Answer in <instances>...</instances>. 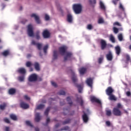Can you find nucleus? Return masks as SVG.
<instances>
[{
	"label": "nucleus",
	"instance_id": "63",
	"mask_svg": "<svg viewBox=\"0 0 131 131\" xmlns=\"http://www.w3.org/2000/svg\"><path fill=\"white\" fill-rule=\"evenodd\" d=\"M113 3H114V5H117V2L116 0L113 1Z\"/></svg>",
	"mask_w": 131,
	"mask_h": 131
},
{
	"label": "nucleus",
	"instance_id": "14",
	"mask_svg": "<svg viewBox=\"0 0 131 131\" xmlns=\"http://www.w3.org/2000/svg\"><path fill=\"white\" fill-rule=\"evenodd\" d=\"M28 36H30V37H34L35 36V38L36 39H40V36H39V34L36 33H28Z\"/></svg>",
	"mask_w": 131,
	"mask_h": 131
},
{
	"label": "nucleus",
	"instance_id": "31",
	"mask_svg": "<svg viewBox=\"0 0 131 131\" xmlns=\"http://www.w3.org/2000/svg\"><path fill=\"white\" fill-rule=\"evenodd\" d=\"M50 110H51V107H47L45 112V115L48 116V115H49V112H50Z\"/></svg>",
	"mask_w": 131,
	"mask_h": 131
},
{
	"label": "nucleus",
	"instance_id": "5",
	"mask_svg": "<svg viewBox=\"0 0 131 131\" xmlns=\"http://www.w3.org/2000/svg\"><path fill=\"white\" fill-rule=\"evenodd\" d=\"M113 114H114L115 116H121L122 113L118 108L114 107L113 109Z\"/></svg>",
	"mask_w": 131,
	"mask_h": 131
},
{
	"label": "nucleus",
	"instance_id": "33",
	"mask_svg": "<svg viewBox=\"0 0 131 131\" xmlns=\"http://www.w3.org/2000/svg\"><path fill=\"white\" fill-rule=\"evenodd\" d=\"M51 36V34L50 33H43V37L44 38H49Z\"/></svg>",
	"mask_w": 131,
	"mask_h": 131
},
{
	"label": "nucleus",
	"instance_id": "57",
	"mask_svg": "<svg viewBox=\"0 0 131 131\" xmlns=\"http://www.w3.org/2000/svg\"><path fill=\"white\" fill-rule=\"evenodd\" d=\"M42 33H50V31L48 29H46L43 31Z\"/></svg>",
	"mask_w": 131,
	"mask_h": 131
},
{
	"label": "nucleus",
	"instance_id": "54",
	"mask_svg": "<svg viewBox=\"0 0 131 131\" xmlns=\"http://www.w3.org/2000/svg\"><path fill=\"white\" fill-rule=\"evenodd\" d=\"M102 61H103V57H100L99 59H98V63L99 64H101V63H102Z\"/></svg>",
	"mask_w": 131,
	"mask_h": 131
},
{
	"label": "nucleus",
	"instance_id": "22",
	"mask_svg": "<svg viewBox=\"0 0 131 131\" xmlns=\"http://www.w3.org/2000/svg\"><path fill=\"white\" fill-rule=\"evenodd\" d=\"M67 21L69 23H72L73 17H72V15L71 14H69L67 15Z\"/></svg>",
	"mask_w": 131,
	"mask_h": 131
},
{
	"label": "nucleus",
	"instance_id": "30",
	"mask_svg": "<svg viewBox=\"0 0 131 131\" xmlns=\"http://www.w3.org/2000/svg\"><path fill=\"white\" fill-rule=\"evenodd\" d=\"M6 107H7V103H4L3 104L0 105L1 110H5V109H6Z\"/></svg>",
	"mask_w": 131,
	"mask_h": 131
},
{
	"label": "nucleus",
	"instance_id": "42",
	"mask_svg": "<svg viewBox=\"0 0 131 131\" xmlns=\"http://www.w3.org/2000/svg\"><path fill=\"white\" fill-rule=\"evenodd\" d=\"M119 9H120V10H122V11H123V12H124L125 11L124 7H123V6L122 5V4L121 3L119 4Z\"/></svg>",
	"mask_w": 131,
	"mask_h": 131
},
{
	"label": "nucleus",
	"instance_id": "9",
	"mask_svg": "<svg viewBox=\"0 0 131 131\" xmlns=\"http://www.w3.org/2000/svg\"><path fill=\"white\" fill-rule=\"evenodd\" d=\"M90 99L92 103H97V104H101V101L95 96L91 97Z\"/></svg>",
	"mask_w": 131,
	"mask_h": 131
},
{
	"label": "nucleus",
	"instance_id": "59",
	"mask_svg": "<svg viewBox=\"0 0 131 131\" xmlns=\"http://www.w3.org/2000/svg\"><path fill=\"white\" fill-rule=\"evenodd\" d=\"M126 59L127 61H129V60H130V57H129V55H126Z\"/></svg>",
	"mask_w": 131,
	"mask_h": 131
},
{
	"label": "nucleus",
	"instance_id": "10",
	"mask_svg": "<svg viewBox=\"0 0 131 131\" xmlns=\"http://www.w3.org/2000/svg\"><path fill=\"white\" fill-rule=\"evenodd\" d=\"M93 78H88L86 80V83L90 88H93Z\"/></svg>",
	"mask_w": 131,
	"mask_h": 131
},
{
	"label": "nucleus",
	"instance_id": "32",
	"mask_svg": "<svg viewBox=\"0 0 131 131\" xmlns=\"http://www.w3.org/2000/svg\"><path fill=\"white\" fill-rule=\"evenodd\" d=\"M67 101L69 102L68 104L69 105H70V106H71L73 104V102L71 101V98H70V97H68L67 98Z\"/></svg>",
	"mask_w": 131,
	"mask_h": 131
},
{
	"label": "nucleus",
	"instance_id": "48",
	"mask_svg": "<svg viewBox=\"0 0 131 131\" xmlns=\"http://www.w3.org/2000/svg\"><path fill=\"white\" fill-rule=\"evenodd\" d=\"M26 123L27 125H28V126H31V127H32V126H33V125H32V124L29 121H26Z\"/></svg>",
	"mask_w": 131,
	"mask_h": 131
},
{
	"label": "nucleus",
	"instance_id": "49",
	"mask_svg": "<svg viewBox=\"0 0 131 131\" xmlns=\"http://www.w3.org/2000/svg\"><path fill=\"white\" fill-rule=\"evenodd\" d=\"M4 121H5V122H6V123H10L11 122L10 121V120H9V119H8L7 118H5L4 119Z\"/></svg>",
	"mask_w": 131,
	"mask_h": 131
},
{
	"label": "nucleus",
	"instance_id": "44",
	"mask_svg": "<svg viewBox=\"0 0 131 131\" xmlns=\"http://www.w3.org/2000/svg\"><path fill=\"white\" fill-rule=\"evenodd\" d=\"M24 78H25V76H21L18 77V79L19 81L22 82V81H24Z\"/></svg>",
	"mask_w": 131,
	"mask_h": 131
},
{
	"label": "nucleus",
	"instance_id": "34",
	"mask_svg": "<svg viewBox=\"0 0 131 131\" xmlns=\"http://www.w3.org/2000/svg\"><path fill=\"white\" fill-rule=\"evenodd\" d=\"M100 6L102 10H105L106 9V8L105 7V5H104V3H103L102 1L100 2Z\"/></svg>",
	"mask_w": 131,
	"mask_h": 131
},
{
	"label": "nucleus",
	"instance_id": "37",
	"mask_svg": "<svg viewBox=\"0 0 131 131\" xmlns=\"http://www.w3.org/2000/svg\"><path fill=\"white\" fill-rule=\"evenodd\" d=\"M118 38L120 41H122V40H123V36L122 35V34H119L118 36Z\"/></svg>",
	"mask_w": 131,
	"mask_h": 131
},
{
	"label": "nucleus",
	"instance_id": "20",
	"mask_svg": "<svg viewBox=\"0 0 131 131\" xmlns=\"http://www.w3.org/2000/svg\"><path fill=\"white\" fill-rule=\"evenodd\" d=\"M10 118H11L12 120H13L14 121H16V120H18V118L17 117V116L13 114L10 115Z\"/></svg>",
	"mask_w": 131,
	"mask_h": 131
},
{
	"label": "nucleus",
	"instance_id": "36",
	"mask_svg": "<svg viewBox=\"0 0 131 131\" xmlns=\"http://www.w3.org/2000/svg\"><path fill=\"white\" fill-rule=\"evenodd\" d=\"M71 121V120L70 119H68L67 120L62 122V124L63 125H65V124H68V123H70Z\"/></svg>",
	"mask_w": 131,
	"mask_h": 131
},
{
	"label": "nucleus",
	"instance_id": "39",
	"mask_svg": "<svg viewBox=\"0 0 131 131\" xmlns=\"http://www.w3.org/2000/svg\"><path fill=\"white\" fill-rule=\"evenodd\" d=\"M43 108H45V105L43 104H39L37 106V109H38V110L43 109Z\"/></svg>",
	"mask_w": 131,
	"mask_h": 131
},
{
	"label": "nucleus",
	"instance_id": "58",
	"mask_svg": "<svg viewBox=\"0 0 131 131\" xmlns=\"http://www.w3.org/2000/svg\"><path fill=\"white\" fill-rule=\"evenodd\" d=\"M24 98L26 100H30V98L27 95H25Z\"/></svg>",
	"mask_w": 131,
	"mask_h": 131
},
{
	"label": "nucleus",
	"instance_id": "18",
	"mask_svg": "<svg viewBox=\"0 0 131 131\" xmlns=\"http://www.w3.org/2000/svg\"><path fill=\"white\" fill-rule=\"evenodd\" d=\"M28 33H33V27L31 25L28 26Z\"/></svg>",
	"mask_w": 131,
	"mask_h": 131
},
{
	"label": "nucleus",
	"instance_id": "51",
	"mask_svg": "<svg viewBox=\"0 0 131 131\" xmlns=\"http://www.w3.org/2000/svg\"><path fill=\"white\" fill-rule=\"evenodd\" d=\"M116 108H118V109H120V108H122V106L121 105V104L118 103L117 105V107H116Z\"/></svg>",
	"mask_w": 131,
	"mask_h": 131
},
{
	"label": "nucleus",
	"instance_id": "29",
	"mask_svg": "<svg viewBox=\"0 0 131 131\" xmlns=\"http://www.w3.org/2000/svg\"><path fill=\"white\" fill-rule=\"evenodd\" d=\"M49 49V45H47L43 48V51L45 55H47L48 49Z\"/></svg>",
	"mask_w": 131,
	"mask_h": 131
},
{
	"label": "nucleus",
	"instance_id": "25",
	"mask_svg": "<svg viewBox=\"0 0 131 131\" xmlns=\"http://www.w3.org/2000/svg\"><path fill=\"white\" fill-rule=\"evenodd\" d=\"M56 59H58V51L54 50L53 51V60H56Z\"/></svg>",
	"mask_w": 131,
	"mask_h": 131
},
{
	"label": "nucleus",
	"instance_id": "35",
	"mask_svg": "<svg viewBox=\"0 0 131 131\" xmlns=\"http://www.w3.org/2000/svg\"><path fill=\"white\" fill-rule=\"evenodd\" d=\"M36 47L38 50H39V51H40V50H41V48H42V45L41 43H37Z\"/></svg>",
	"mask_w": 131,
	"mask_h": 131
},
{
	"label": "nucleus",
	"instance_id": "17",
	"mask_svg": "<svg viewBox=\"0 0 131 131\" xmlns=\"http://www.w3.org/2000/svg\"><path fill=\"white\" fill-rule=\"evenodd\" d=\"M82 119L84 122L86 123L89 121V117L86 114L84 113V114L82 115Z\"/></svg>",
	"mask_w": 131,
	"mask_h": 131
},
{
	"label": "nucleus",
	"instance_id": "16",
	"mask_svg": "<svg viewBox=\"0 0 131 131\" xmlns=\"http://www.w3.org/2000/svg\"><path fill=\"white\" fill-rule=\"evenodd\" d=\"M35 121L36 122H39L40 121V114L39 113H37L35 115Z\"/></svg>",
	"mask_w": 131,
	"mask_h": 131
},
{
	"label": "nucleus",
	"instance_id": "19",
	"mask_svg": "<svg viewBox=\"0 0 131 131\" xmlns=\"http://www.w3.org/2000/svg\"><path fill=\"white\" fill-rule=\"evenodd\" d=\"M108 99L110 101H117V98L115 97V95L113 94H111V95H108Z\"/></svg>",
	"mask_w": 131,
	"mask_h": 131
},
{
	"label": "nucleus",
	"instance_id": "56",
	"mask_svg": "<svg viewBox=\"0 0 131 131\" xmlns=\"http://www.w3.org/2000/svg\"><path fill=\"white\" fill-rule=\"evenodd\" d=\"M126 95L127 96V97H130V95H131L130 92L127 91L126 93Z\"/></svg>",
	"mask_w": 131,
	"mask_h": 131
},
{
	"label": "nucleus",
	"instance_id": "1",
	"mask_svg": "<svg viewBox=\"0 0 131 131\" xmlns=\"http://www.w3.org/2000/svg\"><path fill=\"white\" fill-rule=\"evenodd\" d=\"M67 48L66 46H64L61 47H59V52L61 56H64V62H66L67 60H70L71 59V57H72V53L71 52H68L67 51Z\"/></svg>",
	"mask_w": 131,
	"mask_h": 131
},
{
	"label": "nucleus",
	"instance_id": "52",
	"mask_svg": "<svg viewBox=\"0 0 131 131\" xmlns=\"http://www.w3.org/2000/svg\"><path fill=\"white\" fill-rule=\"evenodd\" d=\"M51 84L54 86V88H57V83L54 81H51Z\"/></svg>",
	"mask_w": 131,
	"mask_h": 131
},
{
	"label": "nucleus",
	"instance_id": "4",
	"mask_svg": "<svg viewBox=\"0 0 131 131\" xmlns=\"http://www.w3.org/2000/svg\"><path fill=\"white\" fill-rule=\"evenodd\" d=\"M73 9L75 14H80L82 10V7L80 4H75L73 6Z\"/></svg>",
	"mask_w": 131,
	"mask_h": 131
},
{
	"label": "nucleus",
	"instance_id": "50",
	"mask_svg": "<svg viewBox=\"0 0 131 131\" xmlns=\"http://www.w3.org/2000/svg\"><path fill=\"white\" fill-rule=\"evenodd\" d=\"M45 20L46 21H49V20H50V16H49V15L48 14L45 15Z\"/></svg>",
	"mask_w": 131,
	"mask_h": 131
},
{
	"label": "nucleus",
	"instance_id": "12",
	"mask_svg": "<svg viewBox=\"0 0 131 131\" xmlns=\"http://www.w3.org/2000/svg\"><path fill=\"white\" fill-rule=\"evenodd\" d=\"M31 17L32 18H34L36 22L37 23V24H40V20H39V17L36 14L33 13L31 14Z\"/></svg>",
	"mask_w": 131,
	"mask_h": 131
},
{
	"label": "nucleus",
	"instance_id": "40",
	"mask_svg": "<svg viewBox=\"0 0 131 131\" xmlns=\"http://www.w3.org/2000/svg\"><path fill=\"white\" fill-rule=\"evenodd\" d=\"M98 24H102V23H104V19L102 17L99 18L98 20Z\"/></svg>",
	"mask_w": 131,
	"mask_h": 131
},
{
	"label": "nucleus",
	"instance_id": "53",
	"mask_svg": "<svg viewBox=\"0 0 131 131\" xmlns=\"http://www.w3.org/2000/svg\"><path fill=\"white\" fill-rule=\"evenodd\" d=\"M105 124L107 125V126H110L111 125V123L109 121H107L105 122Z\"/></svg>",
	"mask_w": 131,
	"mask_h": 131
},
{
	"label": "nucleus",
	"instance_id": "15",
	"mask_svg": "<svg viewBox=\"0 0 131 131\" xmlns=\"http://www.w3.org/2000/svg\"><path fill=\"white\" fill-rule=\"evenodd\" d=\"M86 68L82 67L79 69V72L81 75H83L85 72H86Z\"/></svg>",
	"mask_w": 131,
	"mask_h": 131
},
{
	"label": "nucleus",
	"instance_id": "38",
	"mask_svg": "<svg viewBox=\"0 0 131 131\" xmlns=\"http://www.w3.org/2000/svg\"><path fill=\"white\" fill-rule=\"evenodd\" d=\"M110 40H111L112 42H113V43L115 42V38H114V36H113V35L111 34V35H110Z\"/></svg>",
	"mask_w": 131,
	"mask_h": 131
},
{
	"label": "nucleus",
	"instance_id": "45",
	"mask_svg": "<svg viewBox=\"0 0 131 131\" xmlns=\"http://www.w3.org/2000/svg\"><path fill=\"white\" fill-rule=\"evenodd\" d=\"M66 94V93H65V92L62 90H61L60 92H58V95H59L60 96H65Z\"/></svg>",
	"mask_w": 131,
	"mask_h": 131
},
{
	"label": "nucleus",
	"instance_id": "8",
	"mask_svg": "<svg viewBox=\"0 0 131 131\" xmlns=\"http://www.w3.org/2000/svg\"><path fill=\"white\" fill-rule=\"evenodd\" d=\"M19 105L20 108H22L23 109H28V108H29V105L24 101L20 102Z\"/></svg>",
	"mask_w": 131,
	"mask_h": 131
},
{
	"label": "nucleus",
	"instance_id": "11",
	"mask_svg": "<svg viewBox=\"0 0 131 131\" xmlns=\"http://www.w3.org/2000/svg\"><path fill=\"white\" fill-rule=\"evenodd\" d=\"M106 58L107 61H112L113 60V55L111 51H109L108 54L106 55Z\"/></svg>",
	"mask_w": 131,
	"mask_h": 131
},
{
	"label": "nucleus",
	"instance_id": "62",
	"mask_svg": "<svg viewBox=\"0 0 131 131\" xmlns=\"http://www.w3.org/2000/svg\"><path fill=\"white\" fill-rule=\"evenodd\" d=\"M37 43H36V42H35V41H34V40H33L32 41V45H34V46H36V45H37Z\"/></svg>",
	"mask_w": 131,
	"mask_h": 131
},
{
	"label": "nucleus",
	"instance_id": "6",
	"mask_svg": "<svg viewBox=\"0 0 131 131\" xmlns=\"http://www.w3.org/2000/svg\"><path fill=\"white\" fill-rule=\"evenodd\" d=\"M36 80H37V75L36 74H32L29 77V81L31 82L36 81Z\"/></svg>",
	"mask_w": 131,
	"mask_h": 131
},
{
	"label": "nucleus",
	"instance_id": "43",
	"mask_svg": "<svg viewBox=\"0 0 131 131\" xmlns=\"http://www.w3.org/2000/svg\"><path fill=\"white\" fill-rule=\"evenodd\" d=\"M26 67H31L32 66V63L30 61H27L26 63Z\"/></svg>",
	"mask_w": 131,
	"mask_h": 131
},
{
	"label": "nucleus",
	"instance_id": "61",
	"mask_svg": "<svg viewBox=\"0 0 131 131\" xmlns=\"http://www.w3.org/2000/svg\"><path fill=\"white\" fill-rule=\"evenodd\" d=\"M5 131H10V127L6 126L5 127Z\"/></svg>",
	"mask_w": 131,
	"mask_h": 131
},
{
	"label": "nucleus",
	"instance_id": "46",
	"mask_svg": "<svg viewBox=\"0 0 131 131\" xmlns=\"http://www.w3.org/2000/svg\"><path fill=\"white\" fill-rule=\"evenodd\" d=\"M86 28L89 30H92L93 29V26L91 24H89L87 25Z\"/></svg>",
	"mask_w": 131,
	"mask_h": 131
},
{
	"label": "nucleus",
	"instance_id": "13",
	"mask_svg": "<svg viewBox=\"0 0 131 131\" xmlns=\"http://www.w3.org/2000/svg\"><path fill=\"white\" fill-rule=\"evenodd\" d=\"M100 45H101V50H105V49H106V47H107V43H106V41H105L104 40L101 39L100 40Z\"/></svg>",
	"mask_w": 131,
	"mask_h": 131
},
{
	"label": "nucleus",
	"instance_id": "24",
	"mask_svg": "<svg viewBox=\"0 0 131 131\" xmlns=\"http://www.w3.org/2000/svg\"><path fill=\"white\" fill-rule=\"evenodd\" d=\"M34 66L36 71H39L40 70V68L39 67V63H38V62H35L34 64Z\"/></svg>",
	"mask_w": 131,
	"mask_h": 131
},
{
	"label": "nucleus",
	"instance_id": "47",
	"mask_svg": "<svg viewBox=\"0 0 131 131\" xmlns=\"http://www.w3.org/2000/svg\"><path fill=\"white\" fill-rule=\"evenodd\" d=\"M89 3L90 4V5H96V0H89Z\"/></svg>",
	"mask_w": 131,
	"mask_h": 131
},
{
	"label": "nucleus",
	"instance_id": "2",
	"mask_svg": "<svg viewBox=\"0 0 131 131\" xmlns=\"http://www.w3.org/2000/svg\"><path fill=\"white\" fill-rule=\"evenodd\" d=\"M70 72L71 73H72L73 75V77H72V79L73 81V82L75 83V85L76 88H77L78 90L79 93H82V89H83V86L81 84H77L76 82H77V77H76V75L74 74V72H73V71L72 70H70Z\"/></svg>",
	"mask_w": 131,
	"mask_h": 131
},
{
	"label": "nucleus",
	"instance_id": "55",
	"mask_svg": "<svg viewBox=\"0 0 131 131\" xmlns=\"http://www.w3.org/2000/svg\"><path fill=\"white\" fill-rule=\"evenodd\" d=\"M57 9L58 10V11H60V12H62V9H61V7L60 6V5H57Z\"/></svg>",
	"mask_w": 131,
	"mask_h": 131
},
{
	"label": "nucleus",
	"instance_id": "60",
	"mask_svg": "<svg viewBox=\"0 0 131 131\" xmlns=\"http://www.w3.org/2000/svg\"><path fill=\"white\" fill-rule=\"evenodd\" d=\"M50 121H51V120L50 119V118H48L47 119V121H46L47 124H48L49 123V122H50Z\"/></svg>",
	"mask_w": 131,
	"mask_h": 131
},
{
	"label": "nucleus",
	"instance_id": "27",
	"mask_svg": "<svg viewBox=\"0 0 131 131\" xmlns=\"http://www.w3.org/2000/svg\"><path fill=\"white\" fill-rule=\"evenodd\" d=\"M62 130H69V131H70V128H69V127H68V126H66L63 127L60 129L57 130L56 131H62Z\"/></svg>",
	"mask_w": 131,
	"mask_h": 131
},
{
	"label": "nucleus",
	"instance_id": "21",
	"mask_svg": "<svg viewBox=\"0 0 131 131\" xmlns=\"http://www.w3.org/2000/svg\"><path fill=\"white\" fill-rule=\"evenodd\" d=\"M17 72L20 74H25L26 73V70L25 68H21L19 69Z\"/></svg>",
	"mask_w": 131,
	"mask_h": 131
},
{
	"label": "nucleus",
	"instance_id": "28",
	"mask_svg": "<svg viewBox=\"0 0 131 131\" xmlns=\"http://www.w3.org/2000/svg\"><path fill=\"white\" fill-rule=\"evenodd\" d=\"M15 93H16V90L12 88V89H10L9 90V94L10 95H14V94H15Z\"/></svg>",
	"mask_w": 131,
	"mask_h": 131
},
{
	"label": "nucleus",
	"instance_id": "64",
	"mask_svg": "<svg viewBox=\"0 0 131 131\" xmlns=\"http://www.w3.org/2000/svg\"><path fill=\"white\" fill-rule=\"evenodd\" d=\"M59 126H60V124H59V123H57V124H56L55 125V127H56V128H57V127H59Z\"/></svg>",
	"mask_w": 131,
	"mask_h": 131
},
{
	"label": "nucleus",
	"instance_id": "41",
	"mask_svg": "<svg viewBox=\"0 0 131 131\" xmlns=\"http://www.w3.org/2000/svg\"><path fill=\"white\" fill-rule=\"evenodd\" d=\"M106 115L107 116H111L112 115V112L110 110H106Z\"/></svg>",
	"mask_w": 131,
	"mask_h": 131
},
{
	"label": "nucleus",
	"instance_id": "3",
	"mask_svg": "<svg viewBox=\"0 0 131 131\" xmlns=\"http://www.w3.org/2000/svg\"><path fill=\"white\" fill-rule=\"evenodd\" d=\"M114 26H119L120 28H117L116 27L113 28V31L114 33H118L119 31H123V28L121 27V25L118 21H115L113 24Z\"/></svg>",
	"mask_w": 131,
	"mask_h": 131
},
{
	"label": "nucleus",
	"instance_id": "7",
	"mask_svg": "<svg viewBox=\"0 0 131 131\" xmlns=\"http://www.w3.org/2000/svg\"><path fill=\"white\" fill-rule=\"evenodd\" d=\"M105 93L107 96H110L114 93V90L112 89V87L109 86L105 90Z\"/></svg>",
	"mask_w": 131,
	"mask_h": 131
},
{
	"label": "nucleus",
	"instance_id": "26",
	"mask_svg": "<svg viewBox=\"0 0 131 131\" xmlns=\"http://www.w3.org/2000/svg\"><path fill=\"white\" fill-rule=\"evenodd\" d=\"M3 56H4V57H7V56H9L10 55V51L9 50H5L2 53Z\"/></svg>",
	"mask_w": 131,
	"mask_h": 131
},
{
	"label": "nucleus",
	"instance_id": "23",
	"mask_svg": "<svg viewBox=\"0 0 131 131\" xmlns=\"http://www.w3.org/2000/svg\"><path fill=\"white\" fill-rule=\"evenodd\" d=\"M116 53L118 56L120 55V52H121V50L120 49V47L119 46H117L115 47Z\"/></svg>",
	"mask_w": 131,
	"mask_h": 131
}]
</instances>
